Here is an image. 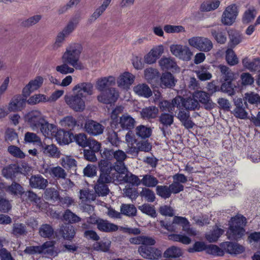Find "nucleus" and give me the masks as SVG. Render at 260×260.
<instances>
[{"label": "nucleus", "mask_w": 260, "mask_h": 260, "mask_svg": "<svg viewBox=\"0 0 260 260\" xmlns=\"http://www.w3.org/2000/svg\"><path fill=\"white\" fill-rule=\"evenodd\" d=\"M82 47L78 43L72 44L66 49L61 56L62 62L68 63L76 70H82L84 66L80 60Z\"/></svg>", "instance_id": "1"}, {"label": "nucleus", "mask_w": 260, "mask_h": 260, "mask_svg": "<svg viewBox=\"0 0 260 260\" xmlns=\"http://www.w3.org/2000/svg\"><path fill=\"white\" fill-rule=\"evenodd\" d=\"M246 220L245 217L241 215L232 218L226 233L229 239L237 240L245 235V230L244 226L245 225Z\"/></svg>", "instance_id": "2"}, {"label": "nucleus", "mask_w": 260, "mask_h": 260, "mask_svg": "<svg viewBox=\"0 0 260 260\" xmlns=\"http://www.w3.org/2000/svg\"><path fill=\"white\" fill-rule=\"evenodd\" d=\"M45 119L44 116L39 110H32L24 116L25 122L33 131H38Z\"/></svg>", "instance_id": "3"}, {"label": "nucleus", "mask_w": 260, "mask_h": 260, "mask_svg": "<svg viewBox=\"0 0 260 260\" xmlns=\"http://www.w3.org/2000/svg\"><path fill=\"white\" fill-rule=\"evenodd\" d=\"M189 45L197 49L204 52H208L213 47L210 40L202 37H194L188 40Z\"/></svg>", "instance_id": "4"}, {"label": "nucleus", "mask_w": 260, "mask_h": 260, "mask_svg": "<svg viewBox=\"0 0 260 260\" xmlns=\"http://www.w3.org/2000/svg\"><path fill=\"white\" fill-rule=\"evenodd\" d=\"M83 97L77 92L65 96L67 104L76 112H82L85 109V103Z\"/></svg>", "instance_id": "5"}, {"label": "nucleus", "mask_w": 260, "mask_h": 260, "mask_svg": "<svg viewBox=\"0 0 260 260\" xmlns=\"http://www.w3.org/2000/svg\"><path fill=\"white\" fill-rule=\"evenodd\" d=\"M170 51L173 55L178 58L189 61L193 55L190 48L186 46L181 45H172L170 46Z\"/></svg>", "instance_id": "6"}, {"label": "nucleus", "mask_w": 260, "mask_h": 260, "mask_svg": "<svg viewBox=\"0 0 260 260\" xmlns=\"http://www.w3.org/2000/svg\"><path fill=\"white\" fill-rule=\"evenodd\" d=\"M138 252L143 258L151 260L158 259L162 254L160 249L146 246H140L138 248Z\"/></svg>", "instance_id": "7"}, {"label": "nucleus", "mask_w": 260, "mask_h": 260, "mask_svg": "<svg viewBox=\"0 0 260 260\" xmlns=\"http://www.w3.org/2000/svg\"><path fill=\"white\" fill-rule=\"evenodd\" d=\"M192 97L201 103L205 109L211 110L214 107V103L210 98L209 93L202 90H196L192 93Z\"/></svg>", "instance_id": "8"}, {"label": "nucleus", "mask_w": 260, "mask_h": 260, "mask_svg": "<svg viewBox=\"0 0 260 260\" xmlns=\"http://www.w3.org/2000/svg\"><path fill=\"white\" fill-rule=\"evenodd\" d=\"M238 13V8L235 4L229 6L222 14V23L226 25H232L235 22Z\"/></svg>", "instance_id": "9"}, {"label": "nucleus", "mask_w": 260, "mask_h": 260, "mask_svg": "<svg viewBox=\"0 0 260 260\" xmlns=\"http://www.w3.org/2000/svg\"><path fill=\"white\" fill-rule=\"evenodd\" d=\"M111 181V178L108 174H101L96 184L94 186V190L99 196H105L109 192V189L106 184Z\"/></svg>", "instance_id": "10"}, {"label": "nucleus", "mask_w": 260, "mask_h": 260, "mask_svg": "<svg viewBox=\"0 0 260 260\" xmlns=\"http://www.w3.org/2000/svg\"><path fill=\"white\" fill-rule=\"evenodd\" d=\"M101 92L97 99L99 102L104 104H109L114 103L119 96L118 92L115 88H108V93L110 96L108 95V89Z\"/></svg>", "instance_id": "11"}, {"label": "nucleus", "mask_w": 260, "mask_h": 260, "mask_svg": "<svg viewBox=\"0 0 260 260\" xmlns=\"http://www.w3.org/2000/svg\"><path fill=\"white\" fill-rule=\"evenodd\" d=\"M84 129L89 135L96 136L103 134L105 126L95 121L88 120L85 122Z\"/></svg>", "instance_id": "12"}, {"label": "nucleus", "mask_w": 260, "mask_h": 260, "mask_svg": "<svg viewBox=\"0 0 260 260\" xmlns=\"http://www.w3.org/2000/svg\"><path fill=\"white\" fill-rule=\"evenodd\" d=\"M182 102V98L178 96L173 99L171 102L167 100L160 102L159 106L161 111L172 113L175 110V108H180Z\"/></svg>", "instance_id": "13"}, {"label": "nucleus", "mask_w": 260, "mask_h": 260, "mask_svg": "<svg viewBox=\"0 0 260 260\" xmlns=\"http://www.w3.org/2000/svg\"><path fill=\"white\" fill-rule=\"evenodd\" d=\"M44 81L43 77L37 76L34 79L30 80L22 90L23 96L27 97L31 93L38 89Z\"/></svg>", "instance_id": "14"}, {"label": "nucleus", "mask_w": 260, "mask_h": 260, "mask_svg": "<svg viewBox=\"0 0 260 260\" xmlns=\"http://www.w3.org/2000/svg\"><path fill=\"white\" fill-rule=\"evenodd\" d=\"M220 247L226 252L231 255H237L243 253L245 248L236 243L225 242L220 244Z\"/></svg>", "instance_id": "15"}, {"label": "nucleus", "mask_w": 260, "mask_h": 260, "mask_svg": "<svg viewBox=\"0 0 260 260\" xmlns=\"http://www.w3.org/2000/svg\"><path fill=\"white\" fill-rule=\"evenodd\" d=\"M125 141L127 145L126 152L133 156H137L139 150L136 145L137 140L133 136L132 132H128L126 134Z\"/></svg>", "instance_id": "16"}, {"label": "nucleus", "mask_w": 260, "mask_h": 260, "mask_svg": "<svg viewBox=\"0 0 260 260\" xmlns=\"http://www.w3.org/2000/svg\"><path fill=\"white\" fill-rule=\"evenodd\" d=\"M127 156L123 151L118 150L114 151L113 158L116 160V163L114 166V169L119 173L123 172L125 169V166L124 161L126 158Z\"/></svg>", "instance_id": "17"}, {"label": "nucleus", "mask_w": 260, "mask_h": 260, "mask_svg": "<svg viewBox=\"0 0 260 260\" xmlns=\"http://www.w3.org/2000/svg\"><path fill=\"white\" fill-rule=\"evenodd\" d=\"M118 121L116 120L113 125L119 126L123 129L128 130V132H131L130 130L134 127L135 119L127 114L123 115L120 117L119 121Z\"/></svg>", "instance_id": "18"}, {"label": "nucleus", "mask_w": 260, "mask_h": 260, "mask_svg": "<svg viewBox=\"0 0 260 260\" xmlns=\"http://www.w3.org/2000/svg\"><path fill=\"white\" fill-rule=\"evenodd\" d=\"M164 46L159 45L153 47L150 52L144 56V61L148 64H152L156 62V60L164 53Z\"/></svg>", "instance_id": "19"}, {"label": "nucleus", "mask_w": 260, "mask_h": 260, "mask_svg": "<svg viewBox=\"0 0 260 260\" xmlns=\"http://www.w3.org/2000/svg\"><path fill=\"white\" fill-rule=\"evenodd\" d=\"M173 223L181 225L182 230L189 236H195L197 234L196 230L190 227L189 222L185 217L175 216Z\"/></svg>", "instance_id": "20"}, {"label": "nucleus", "mask_w": 260, "mask_h": 260, "mask_svg": "<svg viewBox=\"0 0 260 260\" xmlns=\"http://www.w3.org/2000/svg\"><path fill=\"white\" fill-rule=\"evenodd\" d=\"M22 168L16 165H11L3 168L2 174L6 179L13 180L19 174H22Z\"/></svg>", "instance_id": "21"}, {"label": "nucleus", "mask_w": 260, "mask_h": 260, "mask_svg": "<svg viewBox=\"0 0 260 260\" xmlns=\"http://www.w3.org/2000/svg\"><path fill=\"white\" fill-rule=\"evenodd\" d=\"M135 76L132 74L125 72L121 74L117 79L118 86L123 89L129 88L130 86L134 83Z\"/></svg>", "instance_id": "22"}, {"label": "nucleus", "mask_w": 260, "mask_h": 260, "mask_svg": "<svg viewBox=\"0 0 260 260\" xmlns=\"http://www.w3.org/2000/svg\"><path fill=\"white\" fill-rule=\"evenodd\" d=\"M73 91H76L77 93L83 98H85L86 96L84 95L83 93L89 95L93 93V86L90 83L82 82L75 85L73 88Z\"/></svg>", "instance_id": "23"}, {"label": "nucleus", "mask_w": 260, "mask_h": 260, "mask_svg": "<svg viewBox=\"0 0 260 260\" xmlns=\"http://www.w3.org/2000/svg\"><path fill=\"white\" fill-rule=\"evenodd\" d=\"M39 129L45 137L49 138L54 137L58 129L56 125L49 123L45 119Z\"/></svg>", "instance_id": "24"}, {"label": "nucleus", "mask_w": 260, "mask_h": 260, "mask_svg": "<svg viewBox=\"0 0 260 260\" xmlns=\"http://www.w3.org/2000/svg\"><path fill=\"white\" fill-rule=\"evenodd\" d=\"M27 97H22L20 95L15 96L11 100L9 109L11 111L21 110L25 105Z\"/></svg>", "instance_id": "25"}, {"label": "nucleus", "mask_w": 260, "mask_h": 260, "mask_svg": "<svg viewBox=\"0 0 260 260\" xmlns=\"http://www.w3.org/2000/svg\"><path fill=\"white\" fill-rule=\"evenodd\" d=\"M236 108L234 110V115L240 119H245L247 117V113L245 111V107L246 106V103H243V101L241 99H238L235 102Z\"/></svg>", "instance_id": "26"}, {"label": "nucleus", "mask_w": 260, "mask_h": 260, "mask_svg": "<svg viewBox=\"0 0 260 260\" xmlns=\"http://www.w3.org/2000/svg\"><path fill=\"white\" fill-rule=\"evenodd\" d=\"M115 81V77L111 76L101 78L96 82V88L100 91H103L107 87L114 85Z\"/></svg>", "instance_id": "27"}, {"label": "nucleus", "mask_w": 260, "mask_h": 260, "mask_svg": "<svg viewBox=\"0 0 260 260\" xmlns=\"http://www.w3.org/2000/svg\"><path fill=\"white\" fill-rule=\"evenodd\" d=\"M133 90L137 95L144 98H149L152 95L151 89L145 83L138 84L134 87Z\"/></svg>", "instance_id": "28"}, {"label": "nucleus", "mask_w": 260, "mask_h": 260, "mask_svg": "<svg viewBox=\"0 0 260 260\" xmlns=\"http://www.w3.org/2000/svg\"><path fill=\"white\" fill-rule=\"evenodd\" d=\"M44 173L49 174L51 176L57 179H64L67 174L63 169L59 166L49 167L45 169Z\"/></svg>", "instance_id": "29"}, {"label": "nucleus", "mask_w": 260, "mask_h": 260, "mask_svg": "<svg viewBox=\"0 0 260 260\" xmlns=\"http://www.w3.org/2000/svg\"><path fill=\"white\" fill-rule=\"evenodd\" d=\"M129 241L134 244H142V246H152L155 243V240L151 237L146 236H140L131 238Z\"/></svg>", "instance_id": "30"}, {"label": "nucleus", "mask_w": 260, "mask_h": 260, "mask_svg": "<svg viewBox=\"0 0 260 260\" xmlns=\"http://www.w3.org/2000/svg\"><path fill=\"white\" fill-rule=\"evenodd\" d=\"M29 184L32 188L45 189L47 185L48 181L41 175H34L29 179Z\"/></svg>", "instance_id": "31"}, {"label": "nucleus", "mask_w": 260, "mask_h": 260, "mask_svg": "<svg viewBox=\"0 0 260 260\" xmlns=\"http://www.w3.org/2000/svg\"><path fill=\"white\" fill-rule=\"evenodd\" d=\"M159 64L163 70L177 71L178 69L175 60L171 57H162Z\"/></svg>", "instance_id": "32"}, {"label": "nucleus", "mask_w": 260, "mask_h": 260, "mask_svg": "<svg viewBox=\"0 0 260 260\" xmlns=\"http://www.w3.org/2000/svg\"><path fill=\"white\" fill-rule=\"evenodd\" d=\"M97 228L100 231L110 233L116 231L118 230V226L107 220L101 218L98 222Z\"/></svg>", "instance_id": "33"}, {"label": "nucleus", "mask_w": 260, "mask_h": 260, "mask_svg": "<svg viewBox=\"0 0 260 260\" xmlns=\"http://www.w3.org/2000/svg\"><path fill=\"white\" fill-rule=\"evenodd\" d=\"M159 121L160 124L162 125V127L160 128L164 134L165 132V128H168L173 123L174 115L173 113H163L160 114L159 117Z\"/></svg>", "instance_id": "34"}, {"label": "nucleus", "mask_w": 260, "mask_h": 260, "mask_svg": "<svg viewBox=\"0 0 260 260\" xmlns=\"http://www.w3.org/2000/svg\"><path fill=\"white\" fill-rule=\"evenodd\" d=\"M54 138L60 145H66L71 142V136L69 132L62 129H58Z\"/></svg>", "instance_id": "35"}, {"label": "nucleus", "mask_w": 260, "mask_h": 260, "mask_svg": "<svg viewBox=\"0 0 260 260\" xmlns=\"http://www.w3.org/2000/svg\"><path fill=\"white\" fill-rule=\"evenodd\" d=\"M209 66L204 65L201 66L198 70L196 71L197 76L201 81H206L210 80L212 76L209 72Z\"/></svg>", "instance_id": "36"}, {"label": "nucleus", "mask_w": 260, "mask_h": 260, "mask_svg": "<svg viewBox=\"0 0 260 260\" xmlns=\"http://www.w3.org/2000/svg\"><path fill=\"white\" fill-rule=\"evenodd\" d=\"M159 76V73L156 69L148 68L144 70V78L150 83L157 80Z\"/></svg>", "instance_id": "37"}, {"label": "nucleus", "mask_w": 260, "mask_h": 260, "mask_svg": "<svg viewBox=\"0 0 260 260\" xmlns=\"http://www.w3.org/2000/svg\"><path fill=\"white\" fill-rule=\"evenodd\" d=\"M158 183V179L150 174L143 175L141 179V184L147 187H155Z\"/></svg>", "instance_id": "38"}, {"label": "nucleus", "mask_w": 260, "mask_h": 260, "mask_svg": "<svg viewBox=\"0 0 260 260\" xmlns=\"http://www.w3.org/2000/svg\"><path fill=\"white\" fill-rule=\"evenodd\" d=\"M158 109L155 106H150L142 110L141 115L145 119L154 118L158 113Z\"/></svg>", "instance_id": "39"}, {"label": "nucleus", "mask_w": 260, "mask_h": 260, "mask_svg": "<svg viewBox=\"0 0 260 260\" xmlns=\"http://www.w3.org/2000/svg\"><path fill=\"white\" fill-rule=\"evenodd\" d=\"M224 233V231L219 228L218 226H215L213 230L206 235V239L209 242H215Z\"/></svg>", "instance_id": "40"}, {"label": "nucleus", "mask_w": 260, "mask_h": 260, "mask_svg": "<svg viewBox=\"0 0 260 260\" xmlns=\"http://www.w3.org/2000/svg\"><path fill=\"white\" fill-rule=\"evenodd\" d=\"M54 229L49 224H43L39 228V233L41 237L45 238H51L54 235Z\"/></svg>", "instance_id": "41"}, {"label": "nucleus", "mask_w": 260, "mask_h": 260, "mask_svg": "<svg viewBox=\"0 0 260 260\" xmlns=\"http://www.w3.org/2000/svg\"><path fill=\"white\" fill-rule=\"evenodd\" d=\"M182 106L186 109L189 110H199L200 108V105L198 101L192 98H188L183 99L181 103Z\"/></svg>", "instance_id": "42"}, {"label": "nucleus", "mask_w": 260, "mask_h": 260, "mask_svg": "<svg viewBox=\"0 0 260 260\" xmlns=\"http://www.w3.org/2000/svg\"><path fill=\"white\" fill-rule=\"evenodd\" d=\"M42 150L44 154L50 157H56L59 154L57 148L53 144L42 145Z\"/></svg>", "instance_id": "43"}, {"label": "nucleus", "mask_w": 260, "mask_h": 260, "mask_svg": "<svg viewBox=\"0 0 260 260\" xmlns=\"http://www.w3.org/2000/svg\"><path fill=\"white\" fill-rule=\"evenodd\" d=\"M182 254V251L180 248L172 246L168 248L164 253L165 257H179Z\"/></svg>", "instance_id": "44"}, {"label": "nucleus", "mask_w": 260, "mask_h": 260, "mask_svg": "<svg viewBox=\"0 0 260 260\" xmlns=\"http://www.w3.org/2000/svg\"><path fill=\"white\" fill-rule=\"evenodd\" d=\"M242 62L244 67L251 71H259L260 70V62L258 59L250 61L247 58H245L243 60Z\"/></svg>", "instance_id": "45"}, {"label": "nucleus", "mask_w": 260, "mask_h": 260, "mask_svg": "<svg viewBox=\"0 0 260 260\" xmlns=\"http://www.w3.org/2000/svg\"><path fill=\"white\" fill-rule=\"evenodd\" d=\"M121 213L127 216H135L136 215L137 209L134 205L122 204L120 207Z\"/></svg>", "instance_id": "46"}, {"label": "nucleus", "mask_w": 260, "mask_h": 260, "mask_svg": "<svg viewBox=\"0 0 260 260\" xmlns=\"http://www.w3.org/2000/svg\"><path fill=\"white\" fill-rule=\"evenodd\" d=\"M40 247L42 248L40 253L43 254L45 256L49 257L54 255L55 252L53 250V244L52 242H46Z\"/></svg>", "instance_id": "47"}, {"label": "nucleus", "mask_w": 260, "mask_h": 260, "mask_svg": "<svg viewBox=\"0 0 260 260\" xmlns=\"http://www.w3.org/2000/svg\"><path fill=\"white\" fill-rule=\"evenodd\" d=\"M27 234L26 227L25 224L21 223H14L13 224L12 234L16 237L26 235Z\"/></svg>", "instance_id": "48"}, {"label": "nucleus", "mask_w": 260, "mask_h": 260, "mask_svg": "<svg viewBox=\"0 0 260 260\" xmlns=\"http://www.w3.org/2000/svg\"><path fill=\"white\" fill-rule=\"evenodd\" d=\"M218 0H211L204 2L201 6V10L202 11H210L217 9L220 5Z\"/></svg>", "instance_id": "49"}, {"label": "nucleus", "mask_w": 260, "mask_h": 260, "mask_svg": "<svg viewBox=\"0 0 260 260\" xmlns=\"http://www.w3.org/2000/svg\"><path fill=\"white\" fill-rule=\"evenodd\" d=\"M60 164L66 169H75L77 166L76 161L70 156H65L60 159Z\"/></svg>", "instance_id": "50"}, {"label": "nucleus", "mask_w": 260, "mask_h": 260, "mask_svg": "<svg viewBox=\"0 0 260 260\" xmlns=\"http://www.w3.org/2000/svg\"><path fill=\"white\" fill-rule=\"evenodd\" d=\"M135 131L136 135L142 139L149 138L151 134V129L143 125L138 126Z\"/></svg>", "instance_id": "51"}, {"label": "nucleus", "mask_w": 260, "mask_h": 260, "mask_svg": "<svg viewBox=\"0 0 260 260\" xmlns=\"http://www.w3.org/2000/svg\"><path fill=\"white\" fill-rule=\"evenodd\" d=\"M161 84L165 87H172L175 85V79L169 72L164 73L161 77Z\"/></svg>", "instance_id": "52"}, {"label": "nucleus", "mask_w": 260, "mask_h": 260, "mask_svg": "<svg viewBox=\"0 0 260 260\" xmlns=\"http://www.w3.org/2000/svg\"><path fill=\"white\" fill-rule=\"evenodd\" d=\"M123 180L132 186H138L141 184V179L137 176L130 172L125 174L123 177Z\"/></svg>", "instance_id": "53"}, {"label": "nucleus", "mask_w": 260, "mask_h": 260, "mask_svg": "<svg viewBox=\"0 0 260 260\" xmlns=\"http://www.w3.org/2000/svg\"><path fill=\"white\" fill-rule=\"evenodd\" d=\"M218 68L221 73L222 78L224 81H232L234 78V73L226 66L220 65Z\"/></svg>", "instance_id": "54"}, {"label": "nucleus", "mask_w": 260, "mask_h": 260, "mask_svg": "<svg viewBox=\"0 0 260 260\" xmlns=\"http://www.w3.org/2000/svg\"><path fill=\"white\" fill-rule=\"evenodd\" d=\"M59 123L62 127L71 130L75 126L76 121L72 116H67L60 120Z\"/></svg>", "instance_id": "55"}, {"label": "nucleus", "mask_w": 260, "mask_h": 260, "mask_svg": "<svg viewBox=\"0 0 260 260\" xmlns=\"http://www.w3.org/2000/svg\"><path fill=\"white\" fill-rule=\"evenodd\" d=\"M232 81H225L222 83L220 87V91L226 93L229 95H234L235 93V88L236 86L233 84Z\"/></svg>", "instance_id": "56"}, {"label": "nucleus", "mask_w": 260, "mask_h": 260, "mask_svg": "<svg viewBox=\"0 0 260 260\" xmlns=\"http://www.w3.org/2000/svg\"><path fill=\"white\" fill-rule=\"evenodd\" d=\"M63 220L70 223H74L81 221V218L73 213L71 210L67 209L63 215Z\"/></svg>", "instance_id": "57"}, {"label": "nucleus", "mask_w": 260, "mask_h": 260, "mask_svg": "<svg viewBox=\"0 0 260 260\" xmlns=\"http://www.w3.org/2000/svg\"><path fill=\"white\" fill-rule=\"evenodd\" d=\"M96 196L92 191H90L87 189H81L80 191V199L82 202L87 201H93L95 200Z\"/></svg>", "instance_id": "58"}, {"label": "nucleus", "mask_w": 260, "mask_h": 260, "mask_svg": "<svg viewBox=\"0 0 260 260\" xmlns=\"http://www.w3.org/2000/svg\"><path fill=\"white\" fill-rule=\"evenodd\" d=\"M156 191L157 195L164 199L169 198L172 194L169 186H157L156 188Z\"/></svg>", "instance_id": "59"}, {"label": "nucleus", "mask_w": 260, "mask_h": 260, "mask_svg": "<svg viewBox=\"0 0 260 260\" xmlns=\"http://www.w3.org/2000/svg\"><path fill=\"white\" fill-rule=\"evenodd\" d=\"M169 239L171 240L179 242L184 244H189L191 239L187 236L181 234H171L169 235Z\"/></svg>", "instance_id": "60"}, {"label": "nucleus", "mask_w": 260, "mask_h": 260, "mask_svg": "<svg viewBox=\"0 0 260 260\" xmlns=\"http://www.w3.org/2000/svg\"><path fill=\"white\" fill-rule=\"evenodd\" d=\"M211 34L216 41L220 44H224L226 41V37L225 33L222 32L221 29H213L211 30Z\"/></svg>", "instance_id": "61"}, {"label": "nucleus", "mask_w": 260, "mask_h": 260, "mask_svg": "<svg viewBox=\"0 0 260 260\" xmlns=\"http://www.w3.org/2000/svg\"><path fill=\"white\" fill-rule=\"evenodd\" d=\"M140 196L144 198L148 202H153L154 201L155 196L154 192L148 188H143L140 193Z\"/></svg>", "instance_id": "62"}, {"label": "nucleus", "mask_w": 260, "mask_h": 260, "mask_svg": "<svg viewBox=\"0 0 260 260\" xmlns=\"http://www.w3.org/2000/svg\"><path fill=\"white\" fill-rule=\"evenodd\" d=\"M229 36L230 41L234 46L240 43L243 39V36L237 31H231L229 32Z\"/></svg>", "instance_id": "63"}, {"label": "nucleus", "mask_w": 260, "mask_h": 260, "mask_svg": "<svg viewBox=\"0 0 260 260\" xmlns=\"http://www.w3.org/2000/svg\"><path fill=\"white\" fill-rule=\"evenodd\" d=\"M75 235V231L73 226L71 225H66L62 230V235L64 239L71 240Z\"/></svg>", "instance_id": "64"}]
</instances>
